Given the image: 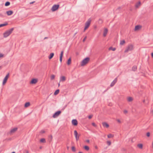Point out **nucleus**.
Returning a JSON list of instances; mask_svg holds the SVG:
<instances>
[{"label": "nucleus", "instance_id": "nucleus-6", "mask_svg": "<svg viewBox=\"0 0 153 153\" xmlns=\"http://www.w3.org/2000/svg\"><path fill=\"white\" fill-rule=\"evenodd\" d=\"M61 111H56L53 115V117L55 118L58 117L61 113Z\"/></svg>", "mask_w": 153, "mask_h": 153}, {"label": "nucleus", "instance_id": "nucleus-51", "mask_svg": "<svg viewBox=\"0 0 153 153\" xmlns=\"http://www.w3.org/2000/svg\"><path fill=\"white\" fill-rule=\"evenodd\" d=\"M48 38V37H45V38H44V39H47Z\"/></svg>", "mask_w": 153, "mask_h": 153}, {"label": "nucleus", "instance_id": "nucleus-26", "mask_svg": "<svg viewBox=\"0 0 153 153\" xmlns=\"http://www.w3.org/2000/svg\"><path fill=\"white\" fill-rule=\"evenodd\" d=\"M40 142L41 143H45L46 142V140L45 139L42 138L40 140Z\"/></svg>", "mask_w": 153, "mask_h": 153}, {"label": "nucleus", "instance_id": "nucleus-44", "mask_svg": "<svg viewBox=\"0 0 153 153\" xmlns=\"http://www.w3.org/2000/svg\"><path fill=\"white\" fill-rule=\"evenodd\" d=\"M3 54L1 53H0V58L2 57H3Z\"/></svg>", "mask_w": 153, "mask_h": 153}, {"label": "nucleus", "instance_id": "nucleus-15", "mask_svg": "<svg viewBox=\"0 0 153 153\" xmlns=\"http://www.w3.org/2000/svg\"><path fill=\"white\" fill-rule=\"evenodd\" d=\"M17 128H14L11 130L10 133H14L17 130Z\"/></svg>", "mask_w": 153, "mask_h": 153}, {"label": "nucleus", "instance_id": "nucleus-25", "mask_svg": "<svg viewBox=\"0 0 153 153\" xmlns=\"http://www.w3.org/2000/svg\"><path fill=\"white\" fill-rule=\"evenodd\" d=\"M59 89L56 90L55 92H54V95H57L59 93Z\"/></svg>", "mask_w": 153, "mask_h": 153}, {"label": "nucleus", "instance_id": "nucleus-22", "mask_svg": "<svg viewBox=\"0 0 153 153\" xmlns=\"http://www.w3.org/2000/svg\"><path fill=\"white\" fill-rule=\"evenodd\" d=\"M137 146L140 149H142L143 147V145L142 144H137Z\"/></svg>", "mask_w": 153, "mask_h": 153}, {"label": "nucleus", "instance_id": "nucleus-38", "mask_svg": "<svg viewBox=\"0 0 153 153\" xmlns=\"http://www.w3.org/2000/svg\"><path fill=\"white\" fill-rule=\"evenodd\" d=\"M150 136V132H148L147 133H146V136L147 137H149Z\"/></svg>", "mask_w": 153, "mask_h": 153}, {"label": "nucleus", "instance_id": "nucleus-41", "mask_svg": "<svg viewBox=\"0 0 153 153\" xmlns=\"http://www.w3.org/2000/svg\"><path fill=\"white\" fill-rule=\"evenodd\" d=\"M92 117H93V115H90L89 116H88V118L89 119H91V118H92Z\"/></svg>", "mask_w": 153, "mask_h": 153}, {"label": "nucleus", "instance_id": "nucleus-32", "mask_svg": "<svg viewBox=\"0 0 153 153\" xmlns=\"http://www.w3.org/2000/svg\"><path fill=\"white\" fill-rule=\"evenodd\" d=\"M52 138L53 137L52 135H50L49 136L48 139L49 140H50V142L52 140Z\"/></svg>", "mask_w": 153, "mask_h": 153}, {"label": "nucleus", "instance_id": "nucleus-4", "mask_svg": "<svg viewBox=\"0 0 153 153\" xmlns=\"http://www.w3.org/2000/svg\"><path fill=\"white\" fill-rule=\"evenodd\" d=\"M91 20L89 19L88 21L85 23V27L84 29V31L86 30L89 27L91 22Z\"/></svg>", "mask_w": 153, "mask_h": 153}, {"label": "nucleus", "instance_id": "nucleus-19", "mask_svg": "<svg viewBox=\"0 0 153 153\" xmlns=\"http://www.w3.org/2000/svg\"><path fill=\"white\" fill-rule=\"evenodd\" d=\"M71 57L69 58V59H68L67 62V64L68 65H70L71 63Z\"/></svg>", "mask_w": 153, "mask_h": 153}, {"label": "nucleus", "instance_id": "nucleus-40", "mask_svg": "<svg viewBox=\"0 0 153 153\" xmlns=\"http://www.w3.org/2000/svg\"><path fill=\"white\" fill-rule=\"evenodd\" d=\"M107 144L108 146H110L111 144V142L110 141H108L107 142Z\"/></svg>", "mask_w": 153, "mask_h": 153}, {"label": "nucleus", "instance_id": "nucleus-54", "mask_svg": "<svg viewBox=\"0 0 153 153\" xmlns=\"http://www.w3.org/2000/svg\"><path fill=\"white\" fill-rule=\"evenodd\" d=\"M151 112L153 113V110L151 111Z\"/></svg>", "mask_w": 153, "mask_h": 153}, {"label": "nucleus", "instance_id": "nucleus-9", "mask_svg": "<svg viewBox=\"0 0 153 153\" xmlns=\"http://www.w3.org/2000/svg\"><path fill=\"white\" fill-rule=\"evenodd\" d=\"M74 134L76 141H77L79 139V135L78 136V133L76 130L74 131Z\"/></svg>", "mask_w": 153, "mask_h": 153}, {"label": "nucleus", "instance_id": "nucleus-13", "mask_svg": "<svg viewBox=\"0 0 153 153\" xmlns=\"http://www.w3.org/2000/svg\"><path fill=\"white\" fill-rule=\"evenodd\" d=\"M66 80V77L65 76H61L60 78V81L64 82Z\"/></svg>", "mask_w": 153, "mask_h": 153}, {"label": "nucleus", "instance_id": "nucleus-49", "mask_svg": "<svg viewBox=\"0 0 153 153\" xmlns=\"http://www.w3.org/2000/svg\"><path fill=\"white\" fill-rule=\"evenodd\" d=\"M95 148L96 149H97V148H98L97 147V146H95Z\"/></svg>", "mask_w": 153, "mask_h": 153}, {"label": "nucleus", "instance_id": "nucleus-48", "mask_svg": "<svg viewBox=\"0 0 153 153\" xmlns=\"http://www.w3.org/2000/svg\"><path fill=\"white\" fill-rule=\"evenodd\" d=\"M151 55L152 57L153 58V52H152L151 53Z\"/></svg>", "mask_w": 153, "mask_h": 153}, {"label": "nucleus", "instance_id": "nucleus-57", "mask_svg": "<svg viewBox=\"0 0 153 153\" xmlns=\"http://www.w3.org/2000/svg\"><path fill=\"white\" fill-rule=\"evenodd\" d=\"M12 153H15V152H12Z\"/></svg>", "mask_w": 153, "mask_h": 153}, {"label": "nucleus", "instance_id": "nucleus-34", "mask_svg": "<svg viewBox=\"0 0 153 153\" xmlns=\"http://www.w3.org/2000/svg\"><path fill=\"white\" fill-rule=\"evenodd\" d=\"M107 136L108 138H111L113 137V135L111 134H109Z\"/></svg>", "mask_w": 153, "mask_h": 153}, {"label": "nucleus", "instance_id": "nucleus-59", "mask_svg": "<svg viewBox=\"0 0 153 153\" xmlns=\"http://www.w3.org/2000/svg\"><path fill=\"white\" fill-rule=\"evenodd\" d=\"M67 148H68V147H67Z\"/></svg>", "mask_w": 153, "mask_h": 153}, {"label": "nucleus", "instance_id": "nucleus-1", "mask_svg": "<svg viewBox=\"0 0 153 153\" xmlns=\"http://www.w3.org/2000/svg\"><path fill=\"white\" fill-rule=\"evenodd\" d=\"M14 29V28H12L6 31L3 34L4 37L6 38L9 36L12 33Z\"/></svg>", "mask_w": 153, "mask_h": 153}, {"label": "nucleus", "instance_id": "nucleus-11", "mask_svg": "<svg viewBox=\"0 0 153 153\" xmlns=\"http://www.w3.org/2000/svg\"><path fill=\"white\" fill-rule=\"evenodd\" d=\"M37 82V79H33L30 82V84H35Z\"/></svg>", "mask_w": 153, "mask_h": 153}, {"label": "nucleus", "instance_id": "nucleus-2", "mask_svg": "<svg viewBox=\"0 0 153 153\" xmlns=\"http://www.w3.org/2000/svg\"><path fill=\"white\" fill-rule=\"evenodd\" d=\"M90 60V58L88 57H86L83 59L81 63V65L83 66L86 65Z\"/></svg>", "mask_w": 153, "mask_h": 153}, {"label": "nucleus", "instance_id": "nucleus-14", "mask_svg": "<svg viewBox=\"0 0 153 153\" xmlns=\"http://www.w3.org/2000/svg\"><path fill=\"white\" fill-rule=\"evenodd\" d=\"M108 31V30L107 28H105L104 30L103 36L104 37H105L107 34V32Z\"/></svg>", "mask_w": 153, "mask_h": 153}, {"label": "nucleus", "instance_id": "nucleus-24", "mask_svg": "<svg viewBox=\"0 0 153 153\" xmlns=\"http://www.w3.org/2000/svg\"><path fill=\"white\" fill-rule=\"evenodd\" d=\"M141 27V26L140 25H137L135 26V30H136L138 29H139L140 27Z\"/></svg>", "mask_w": 153, "mask_h": 153}, {"label": "nucleus", "instance_id": "nucleus-23", "mask_svg": "<svg viewBox=\"0 0 153 153\" xmlns=\"http://www.w3.org/2000/svg\"><path fill=\"white\" fill-rule=\"evenodd\" d=\"M137 69V67L136 65H134L132 67V71H135Z\"/></svg>", "mask_w": 153, "mask_h": 153}, {"label": "nucleus", "instance_id": "nucleus-20", "mask_svg": "<svg viewBox=\"0 0 153 153\" xmlns=\"http://www.w3.org/2000/svg\"><path fill=\"white\" fill-rule=\"evenodd\" d=\"M141 2L140 1H139L138 3L136 4L135 7L136 8L138 7L140 5Z\"/></svg>", "mask_w": 153, "mask_h": 153}, {"label": "nucleus", "instance_id": "nucleus-56", "mask_svg": "<svg viewBox=\"0 0 153 153\" xmlns=\"http://www.w3.org/2000/svg\"><path fill=\"white\" fill-rule=\"evenodd\" d=\"M60 86V83H59L58 84V86Z\"/></svg>", "mask_w": 153, "mask_h": 153}, {"label": "nucleus", "instance_id": "nucleus-18", "mask_svg": "<svg viewBox=\"0 0 153 153\" xmlns=\"http://www.w3.org/2000/svg\"><path fill=\"white\" fill-rule=\"evenodd\" d=\"M54 55V54L53 53H51L50 54L49 56H48V58L49 59H51L53 57V56Z\"/></svg>", "mask_w": 153, "mask_h": 153}, {"label": "nucleus", "instance_id": "nucleus-35", "mask_svg": "<svg viewBox=\"0 0 153 153\" xmlns=\"http://www.w3.org/2000/svg\"><path fill=\"white\" fill-rule=\"evenodd\" d=\"M55 76L54 75L52 74L51 75V80H52L55 78Z\"/></svg>", "mask_w": 153, "mask_h": 153}, {"label": "nucleus", "instance_id": "nucleus-16", "mask_svg": "<svg viewBox=\"0 0 153 153\" xmlns=\"http://www.w3.org/2000/svg\"><path fill=\"white\" fill-rule=\"evenodd\" d=\"M6 13L8 16H10L13 14V12L12 10H9L7 11Z\"/></svg>", "mask_w": 153, "mask_h": 153}, {"label": "nucleus", "instance_id": "nucleus-60", "mask_svg": "<svg viewBox=\"0 0 153 153\" xmlns=\"http://www.w3.org/2000/svg\"><path fill=\"white\" fill-rule=\"evenodd\" d=\"M107 90H105V91H106Z\"/></svg>", "mask_w": 153, "mask_h": 153}, {"label": "nucleus", "instance_id": "nucleus-62", "mask_svg": "<svg viewBox=\"0 0 153 153\" xmlns=\"http://www.w3.org/2000/svg\"><path fill=\"white\" fill-rule=\"evenodd\" d=\"M1 68V66H0V69Z\"/></svg>", "mask_w": 153, "mask_h": 153}, {"label": "nucleus", "instance_id": "nucleus-3", "mask_svg": "<svg viewBox=\"0 0 153 153\" xmlns=\"http://www.w3.org/2000/svg\"><path fill=\"white\" fill-rule=\"evenodd\" d=\"M134 46L132 45H129L125 51V53H127L129 51H131L133 49Z\"/></svg>", "mask_w": 153, "mask_h": 153}, {"label": "nucleus", "instance_id": "nucleus-29", "mask_svg": "<svg viewBox=\"0 0 153 153\" xmlns=\"http://www.w3.org/2000/svg\"><path fill=\"white\" fill-rule=\"evenodd\" d=\"M10 4V3L9 1H7L5 4V6H9Z\"/></svg>", "mask_w": 153, "mask_h": 153}, {"label": "nucleus", "instance_id": "nucleus-47", "mask_svg": "<svg viewBox=\"0 0 153 153\" xmlns=\"http://www.w3.org/2000/svg\"><path fill=\"white\" fill-rule=\"evenodd\" d=\"M89 140H86V142L87 143H89Z\"/></svg>", "mask_w": 153, "mask_h": 153}, {"label": "nucleus", "instance_id": "nucleus-61", "mask_svg": "<svg viewBox=\"0 0 153 153\" xmlns=\"http://www.w3.org/2000/svg\"><path fill=\"white\" fill-rule=\"evenodd\" d=\"M27 153H28V152H27Z\"/></svg>", "mask_w": 153, "mask_h": 153}, {"label": "nucleus", "instance_id": "nucleus-7", "mask_svg": "<svg viewBox=\"0 0 153 153\" xmlns=\"http://www.w3.org/2000/svg\"><path fill=\"white\" fill-rule=\"evenodd\" d=\"M9 76V73H8L7 74V75L3 79V83H2V84L3 85H4L7 82V79L8 78V77Z\"/></svg>", "mask_w": 153, "mask_h": 153}, {"label": "nucleus", "instance_id": "nucleus-33", "mask_svg": "<svg viewBox=\"0 0 153 153\" xmlns=\"http://www.w3.org/2000/svg\"><path fill=\"white\" fill-rule=\"evenodd\" d=\"M109 50H112V51H114L116 50V49L115 48H113V47H111L109 48Z\"/></svg>", "mask_w": 153, "mask_h": 153}, {"label": "nucleus", "instance_id": "nucleus-28", "mask_svg": "<svg viewBox=\"0 0 153 153\" xmlns=\"http://www.w3.org/2000/svg\"><path fill=\"white\" fill-rule=\"evenodd\" d=\"M84 149L88 151L89 150V147L87 146H85L84 147Z\"/></svg>", "mask_w": 153, "mask_h": 153}, {"label": "nucleus", "instance_id": "nucleus-45", "mask_svg": "<svg viewBox=\"0 0 153 153\" xmlns=\"http://www.w3.org/2000/svg\"><path fill=\"white\" fill-rule=\"evenodd\" d=\"M117 121L119 123H121V121L119 119H117Z\"/></svg>", "mask_w": 153, "mask_h": 153}, {"label": "nucleus", "instance_id": "nucleus-27", "mask_svg": "<svg viewBox=\"0 0 153 153\" xmlns=\"http://www.w3.org/2000/svg\"><path fill=\"white\" fill-rule=\"evenodd\" d=\"M127 100L128 102H131L133 100V99L132 97H129L128 98Z\"/></svg>", "mask_w": 153, "mask_h": 153}, {"label": "nucleus", "instance_id": "nucleus-10", "mask_svg": "<svg viewBox=\"0 0 153 153\" xmlns=\"http://www.w3.org/2000/svg\"><path fill=\"white\" fill-rule=\"evenodd\" d=\"M72 123L74 126H76L77 125L78 122L76 120L73 119L72 121Z\"/></svg>", "mask_w": 153, "mask_h": 153}, {"label": "nucleus", "instance_id": "nucleus-17", "mask_svg": "<svg viewBox=\"0 0 153 153\" xmlns=\"http://www.w3.org/2000/svg\"><path fill=\"white\" fill-rule=\"evenodd\" d=\"M102 125L104 127L108 128L109 127V125L106 122H103L102 123Z\"/></svg>", "mask_w": 153, "mask_h": 153}, {"label": "nucleus", "instance_id": "nucleus-37", "mask_svg": "<svg viewBox=\"0 0 153 153\" xmlns=\"http://www.w3.org/2000/svg\"><path fill=\"white\" fill-rule=\"evenodd\" d=\"M92 125L95 127H96L97 126V125L95 124V123H92Z\"/></svg>", "mask_w": 153, "mask_h": 153}, {"label": "nucleus", "instance_id": "nucleus-39", "mask_svg": "<svg viewBox=\"0 0 153 153\" xmlns=\"http://www.w3.org/2000/svg\"><path fill=\"white\" fill-rule=\"evenodd\" d=\"M45 131L44 130H42L40 131V133L41 134H43V133H45Z\"/></svg>", "mask_w": 153, "mask_h": 153}, {"label": "nucleus", "instance_id": "nucleus-8", "mask_svg": "<svg viewBox=\"0 0 153 153\" xmlns=\"http://www.w3.org/2000/svg\"><path fill=\"white\" fill-rule=\"evenodd\" d=\"M117 78L116 77L114 79L113 81V82L111 83L110 85V86L112 87L117 82Z\"/></svg>", "mask_w": 153, "mask_h": 153}, {"label": "nucleus", "instance_id": "nucleus-46", "mask_svg": "<svg viewBox=\"0 0 153 153\" xmlns=\"http://www.w3.org/2000/svg\"><path fill=\"white\" fill-rule=\"evenodd\" d=\"M35 2V1H33V2H30V4H33V3H34Z\"/></svg>", "mask_w": 153, "mask_h": 153}, {"label": "nucleus", "instance_id": "nucleus-31", "mask_svg": "<svg viewBox=\"0 0 153 153\" xmlns=\"http://www.w3.org/2000/svg\"><path fill=\"white\" fill-rule=\"evenodd\" d=\"M125 41L124 40H123L122 41H121L120 43V45H123L125 43Z\"/></svg>", "mask_w": 153, "mask_h": 153}, {"label": "nucleus", "instance_id": "nucleus-12", "mask_svg": "<svg viewBox=\"0 0 153 153\" xmlns=\"http://www.w3.org/2000/svg\"><path fill=\"white\" fill-rule=\"evenodd\" d=\"M64 53L63 51H62L61 52V53L59 57V60L60 62H62V57Z\"/></svg>", "mask_w": 153, "mask_h": 153}, {"label": "nucleus", "instance_id": "nucleus-30", "mask_svg": "<svg viewBox=\"0 0 153 153\" xmlns=\"http://www.w3.org/2000/svg\"><path fill=\"white\" fill-rule=\"evenodd\" d=\"M8 23H6L5 24H2L0 25V26L1 27H2L4 26H5L7 25Z\"/></svg>", "mask_w": 153, "mask_h": 153}, {"label": "nucleus", "instance_id": "nucleus-53", "mask_svg": "<svg viewBox=\"0 0 153 153\" xmlns=\"http://www.w3.org/2000/svg\"><path fill=\"white\" fill-rule=\"evenodd\" d=\"M78 153H83L82 152H79Z\"/></svg>", "mask_w": 153, "mask_h": 153}, {"label": "nucleus", "instance_id": "nucleus-21", "mask_svg": "<svg viewBox=\"0 0 153 153\" xmlns=\"http://www.w3.org/2000/svg\"><path fill=\"white\" fill-rule=\"evenodd\" d=\"M30 105V103L29 102H27L25 103V104L24 106L25 108H27Z\"/></svg>", "mask_w": 153, "mask_h": 153}, {"label": "nucleus", "instance_id": "nucleus-58", "mask_svg": "<svg viewBox=\"0 0 153 153\" xmlns=\"http://www.w3.org/2000/svg\"><path fill=\"white\" fill-rule=\"evenodd\" d=\"M145 102V100H144L143 101V102Z\"/></svg>", "mask_w": 153, "mask_h": 153}, {"label": "nucleus", "instance_id": "nucleus-42", "mask_svg": "<svg viewBox=\"0 0 153 153\" xmlns=\"http://www.w3.org/2000/svg\"><path fill=\"white\" fill-rule=\"evenodd\" d=\"M123 112L125 114H126L128 112V111L126 110H125L123 111Z\"/></svg>", "mask_w": 153, "mask_h": 153}, {"label": "nucleus", "instance_id": "nucleus-50", "mask_svg": "<svg viewBox=\"0 0 153 153\" xmlns=\"http://www.w3.org/2000/svg\"><path fill=\"white\" fill-rule=\"evenodd\" d=\"M121 8L120 7H119L117 10H119V9H120Z\"/></svg>", "mask_w": 153, "mask_h": 153}, {"label": "nucleus", "instance_id": "nucleus-36", "mask_svg": "<svg viewBox=\"0 0 153 153\" xmlns=\"http://www.w3.org/2000/svg\"><path fill=\"white\" fill-rule=\"evenodd\" d=\"M72 151L74 152L76 151V149L74 146H72L71 148Z\"/></svg>", "mask_w": 153, "mask_h": 153}, {"label": "nucleus", "instance_id": "nucleus-43", "mask_svg": "<svg viewBox=\"0 0 153 153\" xmlns=\"http://www.w3.org/2000/svg\"><path fill=\"white\" fill-rule=\"evenodd\" d=\"M86 39V36H85L84 38V39H83V40H82V41L83 42H84L85 41V39Z\"/></svg>", "mask_w": 153, "mask_h": 153}, {"label": "nucleus", "instance_id": "nucleus-52", "mask_svg": "<svg viewBox=\"0 0 153 153\" xmlns=\"http://www.w3.org/2000/svg\"><path fill=\"white\" fill-rule=\"evenodd\" d=\"M99 21H101V22H102V19H100L99 20Z\"/></svg>", "mask_w": 153, "mask_h": 153}, {"label": "nucleus", "instance_id": "nucleus-5", "mask_svg": "<svg viewBox=\"0 0 153 153\" xmlns=\"http://www.w3.org/2000/svg\"><path fill=\"white\" fill-rule=\"evenodd\" d=\"M59 7V4H55L53 5L51 8L52 11L53 12L55 11L58 9Z\"/></svg>", "mask_w": 153, "mask_h": 153}, {"label": "nucleus", "instance_id": "nucleus-55", "mask_svg": "<svg viewBox=\"0 0 153 153\" xmlns=\"http://www.w3.org/2000/svg\"><path fill=\"white\" fill-rule=\"evenodd\" d=\"M42 146H40V147L39 148H40V149H41L42 148Z\"/></svg>", "mask_w": 153, "mask_h": 153}]
</instances>
